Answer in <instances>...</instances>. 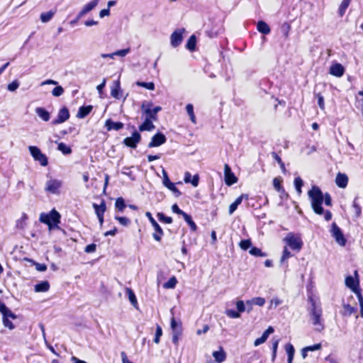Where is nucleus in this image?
<instances>
[{
    "mask_svg": "<svg viewBox=\"0 0 363 363\" xmlns=\"http://www.w3.org/2000/svg\"><path fill=\"white\" fill-rule=\"evenodd\" d=\"M152 104L151 103L145 101L141 106V110L145 114L146 118L155 121L157 119V113L161 111L162 108L159 106L154 108H152Z\"/></svg>",
    "mask_w": 363,
    "mask_h": 363,
    "instance_id": "nucleus-4",
    "label": "nucleus"
},
{
    "mask_svg": "<svg viewBox=\"0 0 363 363\" xmlns=\"http://www.w3.org/2000/svg\"><path fill=\"white\" fill-rule=\"evenodd\" d=\"M245 198L247 199V195L242 194L239 197H238L235 201L231 203L229 206V214H233L235 210L238 208V206L242 203V199Z\"/></svg>",
    "mask_w": 363,
    "mask_h": 363,
    "instance_id": "nucleus-24",
    "label": "nucleus"
},
{
    "mask_svg": "<svg viewBox=\"0 0 363 363\" xmlns=\"http://www.w3.org/2000/svg\"><path fill=\"white\" fill-rule=\"evenodd\" d=\"M352 0H343L339 8V14L343 16Z\"/></svg>",
    "mask_w": 363,
    "mask_h": 363,
    "instance_id": "nucleus-41",
    "label": "nucleus"
},
{
    "mask_svg": "<svg viewBox=\"0 0 363 363\" xmlns=\"http://www.w3.org/2000/svg\"><path fill=\"white\" fill-rule=\"evenodd\" d=\"M183 218L185 220V221L189 224L191 230L195 231L196 230L197 227H196V223L192 220L191 216L186 213V214L184 215Z\"/></svg>",
    "mask_w": 363,
    "mask_h": 363,
    "instance_id": "nucleus-42",
    "label": "nucleus"
},
{
    "mask_svg": "<svg viewBox=\"0 0 363 363\" xmlns=\"http://www.w3.org/2000/svg\"><path fill=\"white\" fill-rule=\"evenodd\" d=\"M4 325L10 330L15 328L14 325L10 321L9 318L3 319Z\"/></svg>",
    "mask_w": 363,
    "mask_h": 363,
    "instance_id": "nucleus-64",
    "label": "nucleus"
},
{
    "mask_svg": "<svg viewBox=\"0 0 363 363\" xmlns=\"http://www.w3.org/2000/svg\"><path fill=\"white\" fill-rule=\"evenodd\" d=\"M105 126L108 130H119L123 128L124 125L121 122H114L111 119H108L106 121Z\"/></svg>",
    "mask_w": 363,
    "mask_h": 363,
    "instance_id": "nucleus-22",
    "label": "nucleus"
},
{
    "mask_svg": "<svg viewBox=\"0 0 363 363\" xmlns=\"http://www.w3.org/2000/svg\"><path fill=\"white\" fill-rule=\"evenodd\" d=\"M162 335V328L159 325H157V328H156V332H155V339H154V342L156 344H158L160 342V337Z\"/></svg>",
    "mask_w": 363,
    "mask_h": 363,
    "instance_id": "nucleus-51",
    "label": "nucleus"
},
{
    "mask_svg": "<svg viewBox=\"0 0 363 363\" xmlns=\"http://www.w3.org/2000/svg\"><path fill=\"white\" fill-rule=\"evenodd\" d=\"M111 95L116 99H120L123 96V91L121 88V83L119 80L113 82L111 89Z\"/></svg>",
    "mask_w": 363,
    "mask_h": 363,
    "instance_id": "nucleus-16",
    "label": "nucleus"
},
{
    "mask_svg": "<svg viewBox=\"0 0 363 363\" xmlns=\"http://www.w3.org/2000/svg\"><path fill=\"white\" fill-rule=\"evenodd\" d=\"M92 110V106H81L79 108V111L77 112V117L79 118H85L87 115L89 114V113Z\"/></svg>",
    "mask_w": 363,
    "mask_h": 363,
    "instance_id": "nucleus-26",
    "label": "nucleus"
},
{
    "mask_svg": "<svg viewBox=\"0 0 363 363\" xmlns=\"http://www.w3.org/2000/svg\"><path fill=\"white\" fill-rule=\"evenodd\" d=\"M281 183V178L276 177L273 180L274 187L279 193H281V192L284 191V189L282 187Z\"/></svg>",
    "mask_w": 363,
    "mask_h": 363,
    "instance_id": "nucleus-43",
    "label": "nucleus"
},
{
    "mask_svg": "<svg viewBox=\"0 0 363 363\" xmlns=\"http://www.w3.org/2000/svg\"><path fill=\"white\" fill-rule=\"evenodd\" d=\"M330 233L340 246H345L346 245V239L342 233V230L337 226L335 223H333L330 229Z\"/></svg>",
    "mask_w": 363,
    "mask_h": 363,
    "instance_id": "nucleus-6",
    "label": "nucleus"
},
{
    "mask_svg": "<svg viewBox=\"0 0 363 363\" xmlns=\"http://www.w3.org/2000/svg\"><path fill=\"white\" fill-rule=\"evenodd\" d=\"M357 197H356L354 199L353 203H352V207L354 208V209L355 211L356 217L358 218L361 215L362 209H361L360 206L357 202Z\"/></svg>",
    "mask_w": 363,
    "mask_h": 363,
    "instance_id": "nucleus-49",
    "label": "nucleus"
},
{
    "mask_svg": "<svg viewBox=\"0 0 363 363\" xmlns=\"http://www.w3.org/2000/svg\"><path fill=\"white\" fill-rule=\"evenodd\" d=\"M19 86V82L17 80L13 81L8 85V90L10 91H15Z\"/></svg>",
    "mask_w": 363,
    "mask_h": 363,
    "instance_id": "nucleus-56",
    "label": "nucleus"
},
{
    "mask_svg": "<svg viewBox=\"0 0 363 363\" xmlns=\"http://www.w3.org/2000/svg\"><path fill=\"white\" fill-rule=\"evenodd\" d=\"M63 93H64V89L61 86H57L52 91V94L54 96H57V97L60 96L61 95L63 94Z\"/></svg>",
    "mask_w": 363,
    "mask_h": 363,
    "instance_id": "nucleus-52",
    "label": "nucleus"
},
{
    "mask_svg": "<svg viewBox=\"0 0 363 363\" xmlns=\"http://www.w3.org/2000/svg\"><path fill=\"white\" fill-rule=\"evenodd\" d=\"M126 293L128 296V298H129V301L131 303V304L135 308H138L137 307L138 302H137V298H136V296H135L133 291L130 288H126Z\"/></svg>",
    "mask_w": 363,
    "mask_h": 363,
    "instance_id": "nucleus-32",
    "label": "nucleus"
},
{
    "mask_svg": "<svg viewBox=\"0 0 363 363\" xmlns=\"http://www.w3.org/2000/svg\"><path fill=\"white\" fill-rule=\"evenodd\" d=\"M236 308L238 311L240 313L244 312L246 310V306L243 302V301H238L236 302Z\"/></svg>",
    "mask_w": 363,
    "mask_h": 363,
    "instance_id": "nucleus-57",
    "label": "nucleus"
},
{
    "mask_svg": "<svg viewBox=\"0 0 363 363\" xmlns=\"http://www.w3.org/2000/svg\"><path fill=\"white\" fill-rule=\"evenodd\" d=\"M55 14L54 11H50L48 12L42 13L40 15V20L43 23L50 21Z\"/></svg>",
    "mask_w": 363,
    "mask_h": 363,
    "instance_id": "nucleus-40",
    "label": "nucleus"
},
{
    "mask_svg": "<svg viewBox=\"0 0 363 363\" xmlns=\"http://www.w3.org/2000/svg\"><path fill=\"white\" fill-rule=\"evenodd\" d=\"M336 185L340 188H345L348 183V177L346 174L339 172L335 178Z\"/></svg>",
    "mask_w": 363,
    "mask_h": 363,
    "instance_id": "nucleus-21",
    "label": "nucleus"
},
{
    "mask_svg": "<svg viewBox=\"0 0 363 363\" xmlns=\"http://www.w3.org/2000/svg\"><path fill=\"white\" fill-rule=\"evenodd\" d=\"M186 112L190 118V120L194 123H196V116L194 113V106L191 104H188L186 106Z\"/></svg>",
    "mask_w": 363,
    "mask_h": 363,
    "instance_id": "nucleus-37",
    "label": "nucleus"
},
{
    "mask_svg": "<svg viewBox=\"0 0 363 363\" xmlns=\"http://www.w3.org/2000/svg\"><path fill=\"white\" fill-rule=\"evenodd\" d=\"M115 219L117 220L120 224L123 226H128L130 223V220L126 217L115 216Z\"/></svg>",
    "mask_w": 363,
    "mask_h": 363,
    "instance_id": "nucleus-50",
    "label": "nucleus"
},
{
    "mask_svg": "<svg viewBox=\"0 0 363 363\" xmlns=\"http://www.w3.org/2000/svg\"><path fill=\"white\" fill-rule=\"evenodd\" d=\"M61 216L55 209L51 210L48 213H42L39 220L48 226L49 230L60 229L58 224L60 223Z\"/></svg>",
    "mask_w": 363,
    "mask_h": 363,
    "instance_id": "nucleus-3",
    "label": "nucleus"
},
{
    "mask_svg": "<svg viewBox=\"0 0 363 363\" xmlns=\"http://www.w3.org/2000/svg\"><path fill=\"white\" fill-rule=\"evenodd\" d=\"M274 330L272 326H269L262 335V337L264 338V340H267L269 335L274 333Z\"/></svg>",
    "mask_w": 363,
    "mask_h": 363,
    "instance_id": "nucleus-61",
    "label": "nucleus"
},
{
    "mask_svg": "<svg viewBox=\"0 0 363 363\" xmlns=\"http://www.w3.org/2000/svg\"><path fill=\"white\" fill-rule=\"evenodd\" d=\"M345 285L357 295H358V293H360V291L358 289L359 281L355 280L352 276H347L345 278Z\"/></svg>",
    "mask_w": 363,
    "mask_h": 363,
    "instance_id": "nucleus-18",
    "label": "nucleus"
},
{
    "mask_svg": "<svg viewBox=\"0 0 363 363\" xmlns=\"http://www.w3.org/2000/svg\"><path fill=\"white\" fill-rule=\"evenodd\" d=\"M99 1V0H93L84 5L78 13V18H82L83 16L91 11L98 5Z\"/></svg>",
    "mask_w": 363,
    "mask_h": 363,
    "instance_id": "nucleus-17",
    "label": "nucleus"
},
{
    "mask_svg": "<svg viewBox=\"0 0 363 363\" xmlns=\"http://www.w3.org/2000/svg\"><path fill=\"white\" fill-rule=\"evenodd\" d=\"M130 52V48H128L126 49L119 50H117V51L114 52V55L116 56L125 57Z\"/></svg>",
    "mask_w": 363,
    "mask_h": 363,
    "instance_id": "nucleus-54",
    "label": "nucleus"
},
{
    "mask_svg": "<svg viewBox=\"0 0 363 363\" xmlns=\"http://www.w3.org/2000/svg\"><path fill=\"white\" fill-rule=\"evenodd\" d=\"M96 216L104 215L106 211V206L104 200H102L100 204L93 203Z\"/></svg>",
    "mask_w": 363,
    "mask_h": 363,
    "instance_id": "nucleus-27",
    "label": "nucleus"
},
{
    "mask_svg": "<svg viewBox=\"0 0 363 363\" xmlns=\"http://www.w3.org/2000/svg\"><path fill=\"white\" fill-rule=\"evenodd\" d=\"M284 241L294 250L299 251L303 245L301 239L298 236H295L293 233H289L284 238Z\"/></svg>",
    "mask_w": 363,
    "mask_h": 363,
    "instance_id": "nucleus-7",
    "label": "nucleus"
},
{
    "mask_svg": "<svg viewBox=\"0 0 363 363\" xmlns=\"http://www.w3.org/2000/svg\"><path fill=\"white\" fill-rule=\"evenodd\" d=\"M250 254L255 257H266L267 254L262 252V250L256 247H252L250 251Z\"/></svg>",
    "mask_w": 363,
    "mask_h": 363,
    "instance_id": "nucleus-46",
    "label": "nucleus"
},
{
    "mask_svg": "<svg viewBox=\"0 0 363 363\" xmlns=\"http://www.w3.org/2000/svg\"><path fill=\"white\" fill-rule=\"evenodd\" d=\"M252 242L250 240H242L240 242V247L244 250H246L248 248H250Z\"/></svg>",
    "mask_w": 363,
    "mask_h": 363,
    "instance_id": "nucleus-55",
    "label": "nucleus"
},
{
    "mask_svg": "<svg viewBox=\"0 0 363 363\" xmlns=\"http://www.w3.org/2000/svg\"><path fill=\"white\" fill-rule=\"evenodd\" d=\"M69 118V112L67 107L62 108L57 114V118L52 121V125L62 123Z\"/></svg>",
    "mask_w": 363,
    "mask_h": 363,
    "instance_id": "nucleus-15",
    "label": "nucleus"
},
{
    "mask_svg": "<svg viewBox=\"0 0 363 363\" xmlns=\"http://www.w3.org/2000/svg\"><path fill=\"white\" fill-rule=\"evenodd\" d=\"M49 289L50 284L48 281H43L35 285V292H46Z\"/></svg>",
    "mask_w": 363,
    "mask_h": 363,
    "instance_id": "nucleus-28",
    "label": "nucleus"
},
{
    "mask_svg": "<svg viewBox=\"0 0 363 363\" xmlns=\"http://www.w3.org/2000/svg\"><path fill=\"white\" fill-rule=\"evenodd\" d=\"M311 306L308 308L310 321L315 328V330L321 332L324 329L323 311L320 305L316 304L315 300L310 297Z\"/></svg>",
    "mask_w": 363,
    "mask_h": 363,
    "instance_id": "nucleus-2",
    "label": "nucleus"
},
{
    "mask_svg": "<svg viewBox=\"0 0 363 363\" xmlns=\"http://www.w3.org/2000/svg\"><path fill=\"white\" fill-rule=\"evenodd\" d=\"M57 150L62 152L64 155H69L72 152V149L64 143H58Z\"/></svg>",
    "mask_w": 363,
    "mask_h": 363,
    "instance_id": "nucleus-39",
    "label": "nucleus"
},
{
    "mask_svg": "<svg viewBox=\"0 0 363 363\" xmlns=\"http://www.w3.org/2000/svg\"><path fill=\"white\" fill-rule=\"evenodd\" d=\"M157 216L160 222L170 224L172 223V218L169 216H166L163 213H157Z\"/></svg>",
    "mask_w": 363,
    "mask_h": 363,
    "instance_id": "nucleus-45",
    "label": "nucleus"
},
{
    "mask_svg": "<svg viewBox=\"0 0 363 363\" xmlns=\"http://www.w3.org/2000/svg\"><path fill=\"white\" fill-rule=\"evenodd\" d=\"M115 207L118 211L123 212V210L126 207L125 200L122 197H119V198L116 199V203H115Z\"/></svg>",
    "mask_w": 363,
    "mask_h": 363,
    "instance_id": "nucleus-33",
    "label": "nucleus"
},
{
    "mask_svg": "<svg viewBox=\"0 0 363 363\" xmlns=\"http://www.w3.org/2000/svg\"><path fill=\"white\" fill-rule=\"evenodd\" d=\"M35 113L43 121H48L50 118V113L42 107H37L35 109Z\"/></svg>",
    "mask_w": 363,
    "mask_h": 363,
    "instance_id": "nucleus-23",
    "label": "nucleus"
},
{
    "mask_svg": "<svg viewBox=\"0 0 363 363\" xmlns=\"http://www.w3.org/2000/svg\"><path fill=\"white\" fill-rule=\"evenodd\" d=\"M136 85L138 86H141L145 88L148 90H154L155 89V84L153 82H136Z\"/></svg>",
    "mask_w": 363,
    "mask_h": 363,
    "instance_id": "nucleus-44",
    "label": "nucleus"
},
{
    "mask_svg": "<svg viewBox=\"0 0 363 363\" xmlns=\"http://www.w3.org/2000/svg\"><path fill=\"white\" fill-rule=\"evenodd\" d=\"M303 185L302 179L299 177H296L294 179V186L298 194L300 196L302 193L301 188Z\"/></svg>",
    "mask_w": 363,
    "mask_h": 363,
    "instance_id": "nucleus-36",
    "label": "nucleus"
},
{
    "mask_svg": "<svg viewBox=\"0 0 363 363\" xmlns=\"http://www.w3.org/2000/svg\"><path fill=\"white\" fill-rule=\"evenodd\" d=\"M196 38L194 35H192L189 38L186 44V48L190 51H194L196 49Z\"/></svg>",
    "mask_w": 363,
    "mask_h": 363,
    "instance_id": "nucleus-30",
    "label": "nucleus"
},
{
    "mask_svg": "<svg viewBox=\"0 0 363 363\" xmlns=\"http://www.w3.org/2000/svg\"><path fill=\"white\" fill-rule=\"evenodd\" d=\"M342 306H343V311H342L343 315L350 316L353 313L357 311V308L353 306H351L350 304L344 303L342 305Z\"/></svg>",
    "mask_w": 363,
    "mask_h": 363,
    "instance_id": "nucleus-31",
    "label": "nucleus"
},
{
    "mask_svg": "<svg viewBox=\"0 0 363 363\" xmlns=\"http://www.w3.org/2000/svg\"><path fill=\"white\" fill-rule=\"evenodd\" d=\"M308 195L311 201V206L313 211L318 215L324 214L325 220L328 221L332 218V213L330 211H324L322 207L323 202L328 206H332V199L328 193L323 194L320 189L316 186H313L308 191Z\"/></svg>",
    "mask_w": 363,
    "mask_h": 363,
    "instance_id": "nucleus-1",
    "label": "nucleus"
},
{
    "mask_svg": "<svg viewBox=\"0 0 363 363\" xmlns=\"http://www.w3.org/2000/svg\"><path fill=\"white\" fill-rule=\"evenodd\" d=\"M166 140L167 138L163 133H157L152 137L151 141L149 143L147 147L152 148L160 146L165 143Z\"/></svg>",
    "mask_w": 363,
    "mask_h": 363,
    "instance_id": "nucleus-13",
    "label": "nucleus"
},
{
    "mask_svg": "<svg viewBox=\"0 0 363 363\" xmlns=\"http://www.w3.org/2000/svg\"><path fill=\"white\" fill-rule=\"evenodd\" d=\"M317 99H318V104L321 110H324L325 108V104H324V98L323 96L320 94H315Z\"/></svg>",
    "mask_w": 363,
    "mask_h": 363,
    "instance_id": "nucleus-58",
    "label": "nucleus"
},
{
    "mask_svg": "<svg viewBox=\"0 0 363 363\" xmlns=\"http://www.w3.org/2000/svg\"><path fill=\"white\" fill-rule=\"evenodd\" d=\"M155 128V125L152 122V120L146 118L145 121L139 126V130L143 132L145 130L150 131Z\"/></svg>",
    "mask_w": 363,
    "mask_h": 363,
    "instance_id": "nucleus-25",
    "label": "nucleus"
},
{
    "mask_svg": "<svg viewBox=\"0 0 363 363\" xmlns=\"http://www.w3.org/2000/svg\"><path fill=\"white\" fill-rule=\"evenodd\" d=\"M291 256H292V255L291 254V252L285 247L284 250L283 251V255H282L281 260H280L281 263H284L286 259H288Z\"/></svg>",
    "mask_w": 363,
    "mask_h": 363,
    "instance_id": "nucleus-53",
    "label": "nucleus"
},
{
    "mask_svg": "<svg viewBox=\"0 0 363 363\" xmlns=\"http://www.w3.org/2000/svg\"><path fill=\"white\" fill-rule=\"evenodd\" d=\"M224 177L225 183L228 186H231L238 182V178L232 172L230 167L227 164L224 166Z\"/></svg>",
    "mask_w": 363,
    "mask_h": 363,
    "instance_id": "nucleus-11",
    "label": "nucleus"
},
{
    "mask_svg": "<svg viewBox=\"0 0 363 363\" xmlns=\"http://www.w3.org/2000/svg\"><path fill=\"white\" fill-rule=\"evenodd\" d=\"M264 303H265V299L262 297H256V298H254L252 300L247 301L246 302V305L255 304L259 306H263L264 305Z\"/></svg>",
    "mask_w": 363,
    "mask_h": 363,
    "instance_id": "nucleus-34",
    "label": "nucleus"
},
{
    "mask_svg": "<svg viewBox=\"0 0 363 363\" xmlns=\"http://www.w3.org/2000/svg\"><path fill=\"white\" fill-rule=\"evenodd\" d=\"M184 29H178L174 31L170 36V43L172 47H178L183 40V33Z\"/></svg>",
    "mask_w": 363,
    "mask_h": 363,
    "instance_id": "nucleus-14",
    "label": "nucleus"
},
{
    "mask_svg": "<svg viewBox=\"0 0 363 363\" xmlns=\"http://www.w3.org/2000/svg\"><path fill=\"white\" fill-rule=\"evenodd\" d=\"M257 28L259 32L264 35L269 34L270 33L269 26L262 21H258Z\"/></svg>",
    "mask_w": 363,
    "mask_h": 363,
    "instance_id": "nucleus-29",
    "label": "nucleus"
},
{
    "mask_svg": "<svg viewBox=\"0 0 363 363\" xmlns=\"http://www.w3.org/2000/svg\"><path fill=\"white\" fill-rule=\"evenodd\" d=\"M162 174H163V181L162 183L164 186H166L167 189H169L170 191H172L175 196L178 197L181 195L180 191L176 187L175 184L172 183L168 177V174L167 172L163 169L162 170Z\"/></svg>",
    "mask_w": 363,
    "mask_h": 363,
    "instance_id": "nucleus-12",
    "label": "nucleus"
},
{
    "mask_svg": "<svg viewBox=\"0 0 363 363\" xmlns=\"http://www.w3.org/2000/svg\"><path fill=\"white\" fill-rule=\"evenodd\" d=\"M345 68L340 63H335L330 67V74L337 77H340L344 74Z\"/></svg>",
    "mask_w": 363,
    "mask_h": 363,
    "instance_id": "nucleus-20",
    "label": "nucleus"
},
{
    "mask_svg": "<svg viewBox=\"0 0 363 363\" xmlns=\"http://www.w3.org/2000/svg\"><path fill=\"white\" fill-rule=\"evenodd\" d=\"M182 332H179V330H176L175 333H172V342L174 345H177L179 342V337L181 336Z\"/></svg>",
    "mask_w": 363,
    "mask_h": 363,
    "instance_id": "nucleus-62",
    "label": "nucleus"
},
{
    "mask_svg": "<svg viewBox=\"0 0 363 363\" xmlns=\"http://www.w3.org/2000/svg\"><path fill=\"white\" fill-rule=\"evenodd\" d=\"M96 245L94 243L88 245L86 246L84 251L86 253H91L96 251Z\"/></svg>",
    "mask_w": 363,
    "mask_h": 363,
    "instance_id": "nucleus-63",
    "label": "nucleus"
},
{
    "mask_svg": "<svg viewBox=\"0 0 363 363\" xmlns=\"http://www.w3.org/2000/svg\"><path fill=\"white\" fill-rule=\"evenodd\" d=\"M225 314L230 318H238L240 317V313L238 311L233 309L226 310Z\"/></svg>",
    "mask_w": 363,
    "mask_h": 363,
    "instance_id": "nucleus-48",
    "label": "nucleus"
},
{
    "mask_svg": "<svg viewBox=\"0 0 363 363\" xmlns=\"http://www.w3.org/2000/svg\"><path fill=\"white\" fill-rule=\"evenodd\" d=\"M170 325L172 333H175L176 330H179V332H182V323L177 322L174 317L172 318L171 319Z\"/></svg>",
    "mask_w": 363,
    "mask_h": 363,
    "instance_id": "nucleus-38",
    "label": "nucleus"
},
{
    "mask_svg": "<svg viewBox=\"0 0 363 363\" xmlns=\"http://www.w3.org/2000/svg\"><path fill=\"white\" fill-rule=\"evenodd\" d=\"M0 312L3 315V319L11 318L13 320L17 318L16 315L13 313L4 303L0 302Z\"/></svg>",
    "mask_w": 363,
    "mask_h": 363,
    "instance_id": "nucleus-19",
    "label": "nucleus"
},
{
    "mask_svg": "<svg viewBox=\"0 0 363 363\" xmlns=\"http://www.w3.org/2000/svg\"><path fill=\"white\" fill-rule=\"evenodd\" d=\"M286 351L288 357H294L295 350L292 345L287 344L286 345Z\"/></svg>",
    "mask_w": 363,
    "mask_h": 363,
    "instance_id": "nucleus-59",
    "label": "nucleus"
},
{
    "mask_svg": "<svg viewBox=\"0 0 363 363\" xmlns=\"http://www.w3.org/2000/svg\"><path fill=\"white\" fill-rule=\"evenodd\" d=\"M172 210L174 213L178 214V215H182L183 217H184V214H186V213H185L184 211H183L182 210H181L178 205L174 203V205H172Z\"/></svg>",
    "mask_w": 363,
    "mask_h": 363,
    "instance_id": "nucleus-60",
    "label": "nucleus"
},
{
    "mask_svg": "<svg viewBox=\"0 0 363 363\" xmlns=\"http://www.w3.org/2000/svg\"><path fill=\"white\" fill-rule=\"evenodd\" d=\"M29 151L32 157L35 161L39 162L40 165L45 167L48 164L47 156L43 154L37 146H29Z\"/></svg>",
    "mask_w": 363,
    "mask_h": 363,
    "instance_id": "nucleus-5",
    "label": "nucleus"
},
{
    "mask_svg": "<svg viewBox=\"0 0 363 363\" xmlns=\"http://www.w3.org/2000/svg\"><path fill=\"white\" fill-rule=\"evenodd\" d=\"M140 134L138 131L135 130L133 133L132 136L127 137L123 140V143L127 147L136 148L137 145L140 142Z\"/></svg>",
    "mask_w": 363,
    "mask_h": 363,
    "instance_id": "nucleus-10",
    "label": "nucleus"
},
{
    "mask_svg": "<svg viewBox=\"0 0 363 363\" xmlns=\"http://www.w3.org/2000/svg\"><path fill=\"white\" fill-rule=\"evenodd\" d=\"M177 283V280L175 277H171L166 283L164 284V287L166 289H174Z\"/></svg>",
    "mask_w": 363,
    "mask_h": 363,
    "instance_id": "nucleus-47",
    "label": "nucleus"
},
{
    "mask_svg": "<svg viewBox=\"0 0 363 363\" xmlns=\"http://www.w3.org/2000/svg\"><path fill=\"white\" fill-rule=\"evenodd\" d=\"M213 356L218 363L223 362L226 357L225 353L223 351H215L213 353Z\"/></svg>",
    "mask_w": 363,
    "mask_h": 363,
    "instance_id": "nucleus-35",
    "label": "nucleus"
},
{
    "mask_svg": "<svg viewBox=\"0 0 363 363\" xmlns=\"http://www.w3.org/2000/svg\"><path fill=\"white\" fill-rule=\"evenodd\" d=\"M62 182L58 179H50L45 184V191L52 194H59Z\"/></svg>",
    "mask_w": 363,
    "mask_h": 363,
    "instance_id": "nucleus-8",
    "label": "nucleus"
},
{
    "mask_svg": "<svg viewBox=\"0 0 363 363\" xmlns=\"http://www.w3.org/2000/svg\"><path fill=\"white\" fill-rule=\"evenodd\" d=\"M145 216L147 217V218L149 219L150 222L151 223L152 225L153 226V228L155 230V233H154L152 235L153 238L157 241H160L162 239V236L164 234L162 228L157 223V221L154 219L151 213L146 212Z\"/></svg>",
    "mask_w": 363,
    "mask_h": 363,
    "instance_id": "nucleus-9",
    "label": "nucleus"
}]
</instances>
